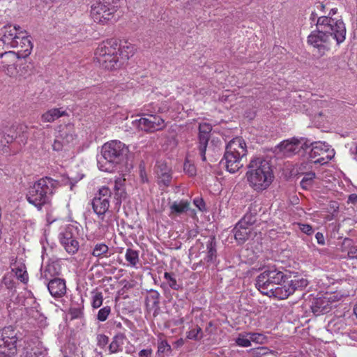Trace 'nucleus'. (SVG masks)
Masks as SVG:
<instances>
[{
	"label": "nucleus",
	"mask_w": 357,
	"mask_h": 357,
	"mask_svg": "<svg viewBox=\"0 0 357 357\" xmlns=\"http://www.w3.org/2000/svg\"><path fill=\"white\" fill-rule=\"evenodd\" d=\"M315 25L316 29L307 36V43L321 56L330 50L333 40L338 45L345 40L347 31L341 19L319 17Z\"/></svg>",
	"instance_id": "nucleus-1"
},
{
	"label": "nucleus",
	"mask_w": 357,
	"mask_h": 357,
	"mask_svg": "<svg viewBox=\"0 0 357 357\" xmlns=\"http://www.w3.org/2000/svg\"><path fill=\"white\" fill-rule=\"evenodd\" d=\"M59 185V182L51 177H43L29 187L26 199L30 204L40 211L43 206L50 204Z\"/></svg>",
	"instance_id": "nucleus-2"
},
{
	"label": "nucleus",
	"mask_w": 357,
	"mask_h": 357,
	"mask_svg": "<svg viewBox=\"0 0 357 357\" xmlns=\"http://www.w3.org/2000/svg\"><path fill=\"white\" fill-rule=\"evenodd\" d=\"M128 150L127 146L120 141L114 140L105 144L101 150V155L98 158L100 170L112 172L117 165L121 164Z\"/></svg>",
	"instance_id": "nucleus-3"
},
{
	"label": "nucleus",
	"mask_w": 357,
	"mask_h": 357,
	"mask_svg": "<svg viewBox=\"0 0 357 357\" xmlns=\"http://www.w3.org/2000/svg\"><path fill=\"white\" fill-rule=\"evenodd\" d=\"M247 179L255 190L266 189L273 181V172L269 162L262 158H255L248 166Z\"/></svg>",
	"instance_id": "nucleus-4"
},
{
	"label": "nucleus",
	"mask_w": 357,
	"mask_h": 357,
	"mask_svg": "<svg viewBox=\"0 0 357 357\" xmlns=\"http://www.w3.org/2000/svg\"><path fill=\"white\" fill-rule=\"evenodd\" d=\"M284 278V273L274 266L265 268L257 277L256 287L263 294L278 298L277 290L281 288Z\"/></svg>",
	"instance_id": "nucleus-5"
},
{
	"label": "nucleus",
	"mask_w": 357,
	"mask_h": 357,
	"mask_svg": "<svg viewBox=\"0 0 357 357\" xmlns=\"http://www.w3.org/2000/svg\"><path fill=\"white\" fill-rule=\"evenodd\" d=\"M245 148L239 139H232L226 146L224 158L220 162L230 173H235L243 167L241 160L245 154Z\"/></svg>",
	"instance_id": "nucleus-6"
},
{
	"label": "nucleus",
	"mask_w": 357,
	"mask_h": 357,
	"mask_svg": "<svg viewBox=\"0 0 357 357\" xmlns=\"http://www.w3.org/2000/svg\"><path fill=\"white\" fill-rule=\"evenodd\" d=\"M120 0H99L91 6V15L94 22L105 23L110 20L119 6Z\"/></svg>",
	"instance_id": "nucleus-7"
},
{
	"label": "nucleus",
	"mask_w": 357,
	"mask_h": 357,
	"mask_svg": "<svg viewBox=\"0 0 357 357\" xmlns=\"http://www.w3.org/2000/svg\"><path fill=\"white\" fill-rule=\"evenodd\" d=\"M308 148L311 146L309 153L310 158L314 163L326 164L335 155V151L331 146L323 142H310L308 140Z\"/></svg>",
	"instance_id": "nucleus-8"
},
{
	"label": "nucleus",
	"mask_w": 357,
	"mask_h": 357,
	"mask_svg": "<svg viewBox=\"0 0 357 357\" xmlns=\"http://www.w3.org/2000/svg\"><path fill=\"white\" fill-rule=\"evenodd\" d=\"M111 197V190L108 187L102 186L91 200L93 211L101 220L104 219L106 213L109 211Z\"/></svg>",
	"instance_id": "nucleus-9"
},
{
	"label": "nucleus",
	"mask_w": 357,
	"mask_h": 357,
	"mask_svg": "<svg viewBox=\"0 0 357 357\" xmlns=\"http://www.w3.org/2000/svg\"><path fill=\"white\" fill-rule=\"evenodd\" d=\"M77 228L73 225H68L63 231L59 234V239L64 250L70 255H75L79 248L77 241Z\"/></svg>",
	"instance_id": "nucleus-10"
},
{
	"label": "nucleus",
	"mask_w": 357,
	"mask_h": 357,
	"mask_svg": "<svg viewBox=\"0 0 357 357\" xmlns=\"http://www.w3.org/2000/svg\"><path fill=\"white\" fill-rule=\"evenodd\" d=\"M22 339V334L14 326H5L0 331V349L10 350L12 354H17V343Z\"/></svg>",
	"instance_id": "nucleus-11"
},
{
	"label": "nucleus",
	"mask_w": 357,
	"mask_h": 357,
	"mask_svg": "<svg viewBox=\"0 0 357 357\" xmlns=\"http://www.w3.org/2000/svg\"><path fill=\"white\" fill-rule=\"evenodd\" d=\"M308 146V140L307 139L303 137L299 139L293 137L280 143L275 147V151L284 156H291L294 154L298 153L301 149H307Z\"/></svg>",
	"instance_id": "nucleus-12"
},
{
	"label": "nucleus",
	"mask_w": 357,
	"mask_h": 357,
	"mask_svg": "<svg viewBox=\"0 0 357 357\" xmlns=\"http://www.w3.org/2000/svg\"><path fill=\"white\" fill-rule=\"evenodd\" d=\"M136 126L146 132L162 130L167 126L165 120L159 115H151L135 121Z\"/></svg>",
	"instance_id": "nucleus-13"
},
{
	"label": "nucleus",
	"mask_w": 357,
	"mask_h": 357,
	"mask_svg": "<svg viewBox=\"0 0 357 357\" xmlns=\"http://www.w3.org/2000/svg\"><path fill=\"white\" fill-rule=\"evenodd\" d=\"M28 128L25 125H4L1 128V135L7 144L12 143L17 137H21V142H26Z\"/></svg>",
	"instance_id": "nucleus-14"
},
{
	"label": "nucleus",
	"mask_w": 357,
	"mask_h": 357,
	"mask_svg": "<svg viewBox=\"0 0 357 357\" xmlns=\"http://www.w3.org/2000/svg\"><path fill=\"white\" fill-rule=\"evenodd\" d=\"M212 126L208 123H202L199 125L198 142L197 149L203 162H206V150L210 139Z\"/></svg>",
	"instance_id": "nucleus-15"
},
{
	"label": "nucleus",
	"mask_w": 357,
	"mask_h": 357,
	"mask_svg": "<svg viewBox=\"0 0 357 357\" xmlns=\"http://www.w3.org/2000/svg\"><path fill=\"white\" fill-rule=\"evenodd\" d=\"M308 284L306 279L299 277H294V279L284 282L281 288L277 290L279 299H285L292 294L296 290L305 287Z\"/></svg>",
	"instance_id": "nucleus-16"
},
{
	"label": "nucleus",
	"mask_w": 357,
	"mask_h": 357,
	"mask_svg": "<svg viewBox=\"0 0 357 357\" xmlns=\"http://www.w3.org/2000/svg\"><path fill=\"white\" fill-rule=\"evenodd\" d=\"M15 40L17 41L15 42V43H17V45H13L12 48L17 49L15 53L17 54V56L22 58L27 57L31 52L33 44L26 31L20 30Z\"/></svg>",
	"instance_id": "nucleus-17"
},
{
	"label": "nucleus",
	"mask_w": 357,
	"mask_h": 357,
	"mask_svg": "<svg viewBox=\"0 0 357 357\" xmlns=\"http://www.w3.org/2000/svg\"><path fill=\"white\" fill-rule=\"evenodd\" d=\"M20 26H13L12 24H7L0 29V39L3 41L6 45V49H11L17 40V36L20 31Z\"/></svg>",
	"instance_id": "nucleus-18"
},
{
	"label": "nucleus",
	"mask_w": 357,
	"mask_h": 357,
	"mask_svg": "<svg viewBox=\"0 0 357 357\" xmlns=\"http://www.w3.org/2000/svg\"><path fill=\"white\" fill-rule=\"evenodd\" d=\"M50 294L56 298L63 297L66 293V281L63 279L54 278L46 283Z\"/></svg>",
	"instance_id": "nucleus-19"
},
{
	"label": "nucleus",
	"mask_w": 357,
	"mask_h": 357,
	"mask_svg": "<svg viewBox=\"0 0 357 357\" xmlns=\"http://www.w3.org/2000/svg\"><path fill=\"white\" fill-rule=\"evenodd\" d=\"M96 59L102 68L114 70L121 68V61L118 59V54L97 56Z\"/></svg>",
	"instance_id": "nucleus-20"
},
{
	"label": "nucleus",
	"mask_w": 357,
	"mask_h": 357,
	"mask_svg": "<svg viewBox=\"0 0 357 357\" xmlns=\"http://www.w3.org/2000/svg\"><path fill=\"white\" fill-rule=\"evenodd\" d=\"M160 294L158 291L150 289L145 298V304L147 310L153 311V316L156 317L160 311Z\"/></svg>",
	"instance_id": "nucleus-21"
},
{
	"label": "nucleus",
	"mask_w": 357,
	"mask_h": 357,
	"mask_svg": "<svg viewBox=\"0 0 357 357\" xmlns=\"http://www.w3.org/2000/svg\"><path fill=\"white\" fill-rule=\"evenodd\" d=\"M114 54H118V41L113 38L101 43L96 48L95 53L96 56Z\"/></svg>",
	"instance_id": "nucleus-22"
},
{
	"label": "nucleus",
	"mask_w": 357,
	"mask_h": 357,
	"mask_svg": "<svg viewBox=\"0 0 357 357\" xmlns=\"http://www.w3.org/2000/svg\"><path fill=\"white\" fill-rule=\"evenodd\" d=\"M334 301L332 296H324L315 299L312 305V310L315 315L325 314L331 309L330 303Z\"/></svg>",
	"instance_id": "nucleus-23"
},
{
	"label": "nucleus",
	"mask_w": 357,
	"mask_h": 357,
	"mask_svg": "<svg viewBox=\"0 0 357 357\" xmlns=\"http://www.w3.org/2000/svg\"><path fill=\"white\" fill-rule=\"evenodd\" d=\"M10 268L12 272L15 273L16 278L24 284H26L29 281V275L26 271L25 264L21 261H15L11 263Z\"/></svg>",
	"instance_id": "nucleus-24"
},
{
	"label": "nucleus",
	"mask_w": 357,
	"mask_h": 357,
	"mask_svg": "<svg viewBox=\"0 0 357 357\" xmlns=\"http://www.w3.org/2000/svg\"><path fill=\"white\" fill-rule=\"evenodd\" d=\"M245 215L236 224L232 230L234 236L238 244L242 245L245 242Z\"/></svg>",
	"instance_id": "nucleus-25"
},
{
	"label": "nucleus",
	"mask_w": 357,
	"mask_h": 357,
	"mask_svg": "<svg viewBox=\"0 0 357 357\" xmlns=\"http://www.w3.org/2000/svg\"><path fill=\"white\" fill-rule=\"evenodd\" d=\"M156 173L158 174L159 183L168 186L172 181V174L169 168L165 163L157 165Z\"/></svg>",
	"instance_id": "nucleus-26"
},
{
	"label": "nucleus",
	"mask_w": 357,
	"mask_h": 357,
	"mask_svg": "<svg viewBox=\"0 0 357 357\" xmlns=\"http://www.w3.org/2000/svg\"><path fill=\"white\" fill-rule=\"evenodd\" d=\"M68 114L61 108H52L47 110L41 116L43 122L52 123L61 116H68Z\"/></svg>",
	"instance_id": "nucleus-27"
},
{
	"label": "nucleus",
	"mask_w": 357,
	"mask_h": 357,
	"mask_svg": "<svg viewBox=\"0 0 357 357\" xmlns=\"http://www.w3.org/2000/svg\"><path fill=\"white\" fill-rule=\"evenodd\" d=\"M92 256L98 258H108L112 255L109 247L105 243H98L95 244L91 250Z\"/></svg>",
	"instance_id": "nucleus-28"
},
{
	"label": "nucleus",
	"mask_w": 357,
	"mask_h": 357,
	"mask_svg": "<svg viewBox=\"0 0 357 357\" xmlns=\"http://www.w3.org/2000/svg\"><path fill=\"white\" fill-rule=\"evenodd\" d=\"M126 335L123 333H116L112 338L108 349L110 354H115L122 350V345L124 344Z\"/></svg>",
	"instance_id": "nucleus-29"
},
{
	"label": "nucleus",
	"mask_w": 357,
	"mask_h": 357,
	"mask_svg": "<svg viewBox=\"0 0 357 357\" xmlns=\"http://www.w3.org/2000/svg\"><path fill=\"white\" fill-rule=\"evenodd\" d=\"M170 213L172 215H180L186 213L190 209V203L187 200L174 202L169 207Z\"/></svg>",
	"instance_id": "nucleus-30"
},
{
	"label": "nucleus",
	"mask_w": 357,
	"mask_h": 357,
	"mask_svg": "<svg viewBox=\"0 0 357 357\" xmlns=\"http://www.w3.org/2000/svg\"><path fill=\"white\" fill-rule=\"evenodd\" d=\"M133 47L130 45H121L118 44V57L121 61V68L127 61L130 56L133 55Z\"/></svg>",
	"instance_id": "nucleus-31"
},
{
	"label": "nucleus",
	"mask_w": 357,
	"mask_h": 357,
	"mask_svg": "<svg viewBox=\"0 0 357 357\" xmlns=\"http://www.w3.org/2000/svg\"><path fill=\"white\" fill-rule=\"evenodd\" d=\"M206 261L211 262L216 258V241L214 236H211L206 243Z\"/></svg>",
	"instance_id": "nucleus-32"
},
{
	"label": "nucleus",
	"mask_w": 357,
	"mask_h": 357,
	"mask_svg": "<svg viewBox=\"0 0 357 357\" xmlns=\"http://www.w3.org/2000/svg\"><path fill=\"white\" fill-rule=\"evenodd\" d=\"M80 303L75 304L73 303L69 309V314L71 317V319H80L84 316V301L82 298H80Z\"/></svg>",
	"instance_id": "nucleus-33"
},
{
	"label": "nucleus",
	"mask_w": 357,
	"mask_h": 357,
	"mask_svg": "<svg viewBox=\"0 0 357 357\" xmlns=\"http://www.w3.org/2000/svg\"><path fill=\"white\" fill-rule=\"evenodd\" d=\"M144 114L148 116L162 113L165 112V109L160 105L159 102H151L144 105Z\"/></svg>",
	"instance_id": "nucleus-34"
},
{
	"label": "nucleus",
	"mask_w": 357,
	"mask_h": 357,
	"mask_svg": "<svg viewBox=\"0 0 357 357\" xmlns=\"http://www.w3.org/2000/svg\"><path fill=\"white\" fill-rule=\"evenodd\" d=\"M163 336L162 333H160L158 335V350H157V354L158 356H160L161 354H169L172 353V347L168 343V342L166 340H162L161 337Z\"/></svg>",
	"instance_id": "nucleus-35"
},
{
	"label": "nucleus",
	"mask_w": 357,
	"mask_h": 357,
	"mask_svg": "<svg viewBox=\"0 0 357 357\" xmlns=\"http://www.w3.org/2000/svg\"><path fill=\"white\" fill-rule=\"evenodd\" d=\"M164 278L168 286L174 290L182 289V284L177 282L175 274L173 273L165 272Z\"/></svg>",
	"instance_id": "nucleus-36"
},
{
	"label": "nucleus",
	"mask_w": 357,
	"mask_h": 357,
	"mask_svg": "<svg viewBox=\"0 0 357 357\" xmlns=\"http://www.w3.org/2000/svg\"><path fill=\"white\" fill-rule=\"evenodd\" d=\"M1 67H3L8 64L15 63L20 57L17 56V54L15 51L8 50V52H3V56H1Z\"/></svg>",
	"instance_id": "nucleus-37"
},
{
	"label": "nucleus",
	"mask_w": 357,
	"mask_h": 357,
	"mask_svg": "<svg viewBox=\"0 0 357 357\" xmlns=\"http://www.w3.org/2000/svg\"><path fill=\"white\" fill-rule=\"evenodd\" d=\"M125 258L131 266H136L139 262V252L131 248H128L126 252Z\"/></svg>",
	"instance_id": "nucleus-38"
},
{
	"label": "nucleus",
	"mask_w": 357,
	"mask_h": 357,
	"mask_svg": "<svg viewBox=\"0 0 357 357\" xmlns=\"http://www.w3.org/2000/svg\"><path fill=\"white\" fill-rule=\"evenodd\" d=\"M266 337L261 333H247V347L251 346V342L263 344L266 342Z\"/></svg>",
	"instance_id": "nucleus-39"
},
{
	"label": "nucleus",
	"mask_w": 357,
	"mask_h": 357,
	"mask_svg": "<svg viewBox=\"0 0 357 357\" xmlns=\"http://www.w3.org/2000/svg\"><path fill=\"white\" fill-rule=\"evenodd\" d=\"M18 65L15 63L8 64L1 67L2 70L10 77H17L18 75H22L21 70H18Z\"/></svg>",
	"instance_id": "nucleus-40"
},
{
	"label": "nucleus",
	"mask_w": 357,
	"mask_h": 357,
	"mask_svg": "<svg viewBox=\"0 0 357 357\" xmlns=\"http://www.w3.org/2000/svg\"><path fill=\"white\" fill-rule=\"evenodd\" d=\"M126 197V192L125 189H120L119 190H114V202L115 208L119 211L123 199Z\"/></svg>",
	"instance_id": "nucleus-41"
},
{
	"label": "nucleus",
	"mask_w": 357,
	"mask_h": 357,
	"mask_svg": "<svg viewBox=\"0 0 357 357\" xmlns=\"http://www.w3.org/2000/svg\"><path fill=\"white\" fill-rule=\"evenodd\" d=\"M203 335L201 327L196 326L195 328L191 329L187 333L186 337L188 339L199 341L203 338Z\"/></svg>",
	"instance_id": "nucleus-42"
},
{
	"label": "nucleus",
	"mask_w": 357,
	"mask_h": 357,
	"mask_svg": "<svg viewBox=\"0 0 357 357\" xmlns=\"http://www.w3.org/2000/svg\"><path fill=\"white\" fill-rule=\"evenodd\" d=\"M60 138L63 140L65 145L73 144L76 139V135L71 132L62 131L59 134Z\"/></svg>",
	"instance_id": "nucleus-43"
},
{
	"label": "nucleus",
	"mask_w": 357,
	"mask_h": 357,
	"mask_svg": "<svg viewBox=\"0 0 357 357\" xmlns=\"http://www.w3.org/2000/svg\"><path fill=\"white\" fill-rule=\"evenodd\" d=\"M54 270V267L53 265H47V266H45V268L41 271V276H40V278L41 279H45V281L44 282V283L46 284L47 282H48L50 280H52L50 278L51 276H52V271Z\"/></svg>",
	"instance_id": "nucleus-44"
},
{
	"label": "nucleus",
	"mask_w": 357,
	"mask_h": 357,
	"mask_svg": "<svg viewBox=\"0 0 357 357\" xmlns=\"http://www.w3.org/2000/svg\"><path fill=\"white\" fill-rule=\"evenodd\" d=\"M110 312L111 307L109 306H105L100 309L97 314L98 320L100 321H105L107 319Z\"/></svg>",
	"instance_id": "nucleus-45"
},
{
	"label": "nucleus",
	"mask_w": 357,
	"mask_h": 357,
	"mask_svg": "<svg viewBox=\"0 0 357 357\" xmlns=\"http://www.w3.org/2000/svg\"><path fill=\"white\" fill-rule=\"evenodd\" d=\"M250 356H261L268 353V349L264 347L253 348L247 351Z\"/></svg>",
	"instance_id": "nucleus-46"
},
{
	"label": "nucleus",
	"mask_w": 357,
	"mask_h": 357,
	"mask_svg": "<svg viewBox=\"0 0 357 357\" xmlns=\"http://www.w3.org/2000/svg\"><path fill=\"white\" fill-rule=\"evenodd\" d=\"M184 172L190 176L196 175L197 169L194 164L191 163L189 160H186L183 165Z\"/></svg>",
	"instance_id": "nucleus-47"
},
{
	"label": "nucleus",
	"mask_w": 357,
	"mask_h": 357,
	"mask_svg": "<svg viewBox=\"0 0 357 357\" xmlns=\"http://www.w3.org/2000/svg\"><path fill=\"white\" fill-rule=\"evenodd\" d=\"M102 294L101 292H96L93 296L92 300V307L93 308H98L102 305Z\"/></svg>",
	"instance_id": "nucleus-48"
},
{
	"label": "nucleus",
	"mask_w": 357,
	"mask_h": 357,
	"mask_svg": "<svg viewBox=\"0 0 357 357\" xmlns=\"http://www.w3.org/2000/svg\"><path fill=\"white\" fill-rule=\"evenodd\" d=\"M96 341H97V345L99 347L103 349L108 344L109 337H108V336L105 335V334H98L96 336Z\"/></svg>",
	"instance_id": "nucleus-49"
},
{
	"label": "nucleus",
	"mask_w": 357,
	"mask_h": 357,
	"mask_svg": "<svg viewBox=\"0 0 357 357\" xmlns=\"http://www.w3.org/2000/svg\"><path fill=\"white\" fill-rule=\"evenodd\" d=\"M2 284H4L8 289L12 290L15 287V283L11 276L7 275L3 276Z\"/></svg>",
	"instance_id": "nucleus-50"
},
{
	"label": "nucleus",
	"mask_w": 357,
	"mask_h": 357,
	"mask_svg": "<svg viewBox=\"0 0 357 357\" xmlns=\"http://www.w3.org/2000/svg\"><path fill=\"white\" fill-rule=\"evenodd\" d=\"M65 144L63 142V140L60 138V136H56V139H54V142L52 144V149L54 151H60L63 149L64 147Z\"/></svg>",
	"instance_id": "nucleus-51"
},
{
	"label": "nucleus",
	"mask_w": 357,
	"mask_h": 357,
	"mask_svg": "<svg viewBox=\"0 0 357 357\" xmlns=\"http://www.w3.org/2000/svg\"><path fill=\"white\" fill-rule=\"evenodd\" d=\"M298 226L299 227V229L307 235H312L314 232L312 226L308 224L298 223Z\"/></svg>",
	"instance_id": "nucleus-52"
},
{
	"label": "nucleus",
	"mask_w": 357,
	"mask_h": 357,
	"mask_svg": "<svg viewBox=\"0 0 357 357\" xmlns=\"http://www.w3.org/2000/svg\"><path fill=\"white\" fill-rule=\"evenodd\" d=\"M126 179L121 177H118L114 181V190H119L120 189H125Z\"/></svg>",
	"instance_id": "nucleus-53"
},
{
	"label": "nucleus",
	"mask_w": 357,
	"mask_h": 357,
	"mask_svg": "<svg viewBox=\"0 0 357 357\" xmlns=\"http://www.w3.org/2000/svg\"><path fill=\"white\" fill-rule=\"evenodd\" d=\"M194 204L202 211H206V204L202 198L197 197L193 201Z\"/></svg>",
	"instance_id": "nucleus-54"
},
{
	"label": "nucleus",
	"mask_w": 357,
	"mask_h": 357,
	"mask_svg": "<svg viewBox=\"0 0 357 357\" xmlns=\"http://www.w3.org/2000/svg\"><path fill=\"white\" fill-rule=\"evenodd\" d=\"M24 356L25 357H39L41 355V352L38 350L31 349L30 351L27 349H24Z\"/></svg>",
	"instance_id": "nucleus-55"
},
{
	"label": "nucleus",
	"mask_w": 357,
	"mask_h": 357,
	"mask_svg": "<svg viewBox=\"0 0 357 357\" xmlns=\"http://www.w3.org/2000/svg\"><path fill=\"white\" fill-rule=\"evenodd\" d=\"M315 178V174L313 172L306 173L301 181V184H305L306 182L312 183Z\"/></svg>",
	"instance_id": "nucleus-56"
},
{
	"label": "nucleus",
	"mask_w": 357,
	"mask_h": 357,
	"mask_svg": "<svg viewBox=\"0 0 357 357\" xmlns=\"http://www.w3.org/2000/svg\"><path fill=\"white\" fill-rule=\"evenodd\" d=\"M77 182V181L71 179L70 178H63L62 179L63 184L64 185H70V188L71 190H73V187L75 186V185L76 184Z\"/></svg>",
	"instance_id": "nucleus-57"
},
{
	"label": "nucleus",
	"mask_w": 357,
	"mask_h": 357,
	"mask_svg": "<svg viewBox=\"0 0 357 357\" xmlns=\"http://www.w3.org/2000/svg\"><path fill=\"white\" fill-rule=\"evenodd\" d=\"M153 350L151 349H142L139 354V357H152Z\"/></svg>",
	"instance_id": "nucleus-58"
},
{
	"label": "nucleus",
	"mask_w": 357,
	"mask_h": 357,
	"mask_svg": "<svg viewBox=\"0 0 357 357\" xmlns=\"http://www.w3.org/2000/svg\"><path fill=\"white\" fill-rule=\"evenodd\" d=\"M18 65V70H21L20 72H22V75H18V76H25L26 75V73H28V70L27 68H29V66L26 63H22L20 64H17Z\"/></svg>",
	"instance_id": "nucleus-59"
},
{
	"label": "nucleus",
	"mask_w": 357,
	"mask_h": 357,
	"mask_svg": "<svg viewBox=\"0 0 357 357\" xmlns=\"http://www.w3.org/2000/svg\"><path fill=\"white\" fill-rule=\"evenodd\" d=\"M315 238L317 239V243L321 245H325V238L322 233L317 232L315 234Z\"/></svg>",
	"instance_id": "nucleus-60"
},
{
	"label": "nucleus",
	"mask_w": 357,
	"mask_h": 357,
	"mask_svg": "<svg viewBox=\"0 0 357 357\" xmlns=\"http://www.w3.org/2000/svg\"><path fill=\"white\" fill-rule=\"evenodd\" d=\"M236 342L238 346L245 347V336L243 334H240L239 337L236 339Z\"/></svg>",
	"instance_id": "nucleus-61"
},
{
	"label": "nucleus",
	"mask_w": 357,
	"mask_h": 357,
	"mask_svg": "<svg viewBox=\"0 0 357 357\" xmlns=\"http://www.w3.org/2000/svg\"><path fill=\"white\" fill-rule=\"evenodd\" d=\"M9 351L8 349H0L1 357H15L17 355V354H12Z\"/></svg>",
	"instance_id": "nucleus-62"
},
{
	"label": "nucleus",
	"mask_w": 357,
	"mask_h": 357,
	"mask_svg": "<svg viewBox=\"0 0 357 357\" xmlns=\"http://www.w3.org/2000/svg\"><path fill=\"white\" fill-rule=\"evenodd\" d=\"M9 49H6V44L3 43V41H2L1 39H0V56H3V52H8Z\"/></svg>",
	"instance_id": "nucleus-63"
},
{
	"label": "nucleus",
	"mask_w": 357,
	"mask_h": 357,
	"mask_svg": "<svg viewBox=\"0 0 357 357\" xmlns=\"http://www.w3.org/2000/svg\"><path fill=\"white\" fill-rule=\"evenodd\" d=\"M325 296H332V298H333V299H334V301H332L330 303V304L331 305L332 303L339 301L340 299V298L342 297V295H340L339 294H326L325 295Z\"/></svg>",
	"instance_id": "nucleus-64"
}]
</instances>
